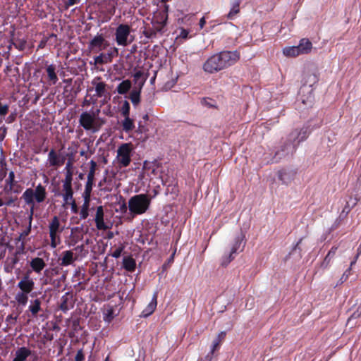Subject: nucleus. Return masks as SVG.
I'll list each match as a JSON object with an SVG mask.
<instances>
[{
  "mask_svg": "<svg viewBox=\"0 0 361 361\" xmlns=\"http://www.w3.org/2000/svg\"><path fill=\"white\" fill-rule=\"evenodd\" d=\"M131 151L132 148L129 143H123L118 148L116 158L121 168L126 167L130 164Z\"/></svg>",
  "mask_w": 361,
  "mask_h": 361,
  "instance_id": "11",
  "label": "nucleus"
},
{
  "mask_svg": "<svg viewBox=\"0 0 361 361\" xmlns=\"http://www.w3.org/2000/svg\"><path fill=\"white\" fill-rule=\"evenodd\" d=\"M31 228H32V226L28 225L27 227L26 228V229L24 230L21 233V236H25V237L27 236L30 233Z\"/></svg>",
  "mask_w": 361,
  "mask_h": 361,
  "instance_id": "57",
  "label": "nucleus"
},
{
  "mask_svg": "<svg viewBox=\"0 0 361 361\" xmlns=\"http://www.w3.org/2000/svg\"><path fill=\"white\" fill-rule=\"evenodd\" d=\"M138 131L140 133H142L146 131V128L145 127L144 125L142 124V121H140L138 123Z\"/></svg>",
  "mask_w": 361,
  "mask_h": 361,
  "instance_id": "59",
  "label": "nucleus"
},
{
  "mask_svg": "<svg viewBox=\"0 0 361 361\" xmlns=\"http://www.w3.org/2000/svg\"><path fill=\"white\" fill-rule=\"evenodd\" d=\"M144 35L148 39H152L157 37V31L153 28L147 29L143 32Z\"/></svg>",
  "mask_w": 361,
  "mask_h": 361,
  "instance_id": "44",
  "label": "nucleus"
},
{
  "mask_svg": "<svg viewBox=\"0 0 361 361\" xmlns=\"http://www.w3.org/2000/svg\"><path fill=\"white\" fill-rule=\"evenodd\" d=\"M28 293L19 290L16 293L14 298L19 305L24 307L28 302Z\"/></svg>",
  "mask_w": 361,
  "mask_h": 361,
  "instance_id": "29",
  "label": "nucleus"
},
{
  "mask_svg": "<svg viewBox=\"0 0 361 361\" xmlns=\"http://www.w3.org/2000/svg\"><path fill=\"white\" fill-rule=\"evenodd\" d=\"M166 20H167V15H166L164 18H162L161 21L153 22L152 28L154 30H156L157 33H162L163 30L166 24Z\"/></svg>",
  "mask_w": 361,
  "mask_h": 361,
  "instance_id": "37",
  "label": "nucleus"
},
{
  "mask_svg": "<svg viewBox=\"0 0 361 361\" xmlns=\"http://www.w3.org/2000/svg\"><path fill=\"white\" fill-rule=\"evenodd\" d=\"M74 250L76 251L78 255L80 256H85V254H82L83 252H85V245L82 244L80 245L76 246Z\"/></svg>",
  "mask_w": 361,
  "mask_h": 361,
  "instance_id": "53",
  "label": "nucleus"
},
{
  "mask_svg": "<svg viewBox=\"0 0 361 361\" xmlns=\"http://www.w3.org/2000/svg\"><path fill=\"white\" fill-rule=\"evenodd\" d=\"M128 209V204L127 205L126 203H125V202H123L120 207V210L123 213H126L127 212Z\"/></svg>",
  "mask_w": 361,
  "mask_h": 361,
  "instance_id": "61",
  "label": "nucleus"
},
{
  "mask_svg": "<svg viewBox=\"0 0 361 361\" xmlns=\"http://www.w3.org/2000/svg\"><path fill=\"white\" fill-rule=\"evenodd\" d=\"M41 305L42 301L40 298H36L30 301L28 310L31 312L32 317H37L38 313L42 310Z\"/></svg>",
  "mask_w": 361,
  "mask_h": 361,
  "instance_id": "24",
  "label": "nucleus"
},
{
  "mask_svg": "<svg viewBox=\"0 0 361 361\" xmlns=\"http://www.w3.org/2000/svg\"><path fill=\"white\" fill-rule=\"evenodd\" d=\"M123 267L126 271L133 272L136 268L135 260L131 257H125L123 259Z\"/></svg>",
  "mask_w": 361,
  "mask_h": 361,
  "instance_id": "28",
  "label": "nucleus"
},
{
  "mask_svg": "<svg viewBox=\"0 0 361 361\" xmlns=\"http://www.w3.org/2000/svg\"><path fill=\"white\" fill-rule=\"evenodd\" d=\"M296 171L291 169H281L278 171V178L282 184L289 185L293 180Z\"/></svg>",
  "mask_w": 361,
  "mask_h": 361,
  "instance_id": "17",
  "label": "nucleus"
},
{
  "mask_svg": "<svg viewBox=\"0 0 361 361\" xmlns=\"http://www.w3.org/2000/svg\"><path fill=\"white\" fill-rule=\"evenodd\" d=\"M225 336H226V332L221 331L218 334V336L216 338H220V341H221L223 339H224Z\"/></svg>",
  "mask_w": 361,
  "mask_h": 361,
  "instance_id": "64",
  "label": "nucleus"
},
{
  "mask_svg": "<svg viewBox=\"0 0 361 361\" xmlns=\"http://www.w3.org/2000/svg\"><path fill=\"white\" fill-rule=\"evenodd\" d=\"M14 178H15V173L13 171H10L8 173V177L6 180V182L8 185H10V188H11L13 183H14Z\"/></svg>",
  "mask_w": 361,
  "mask_h": 361,
  "instance_id": "46",
  "label": "nucleus"
},
{
  "mask_svg": "<svg viewBox=\"0 0 361 361\" xmlns=\"http://www.w3.org/2000/svg\"><path fill=\"white\" fill-rule=\"evenodd\" d=\"M85 355L82 349L78 350L75 357V361H84Z\"/></svg>",
  "mask_w": 361,
  "mask_h": 361,
  "instance_id": "51",
  "label": "nucleus"
},
{
  "mask_svg": "<svg viewBox=\"0 0 361 361\" xmlns=\"http://www.w3.org/2000/svg\"><path fill=\"white\" fill-rule=\"evenodd\" d=\"M283 54L286 56L295 57L300 54L298 47H287L283 49Z\"/></svg>",
  "mask_w": 361,
  "mask_h": 361,
  "instance_id": "34",
  "label": "nucleus"
},
{
  "mask_svg": "<svg viewBox=\"0 0 361 361\" xmlns=\"http://www.w3.org/2000/svg\"><path fill=\"white\" fill-rule=\"evenodd\" d=\"M188 34H189V32L187 30L182 29L179 34V37L183 39H187Z\"/></svg>",
  "mask_w": 361,
  "mask_h": 361,
  "instance_id": "56",
  "label": "nucleus"
},
{
  "mask_svg": "<svg viewBox=\"0 0 361 361\" xmlns=\"http://www.w3.org/2000/svg\"><path fill=\"white\" fill-rule=\"evenodd\" d=\"M74 260L73 252L71 250L63 251L62 252L60 265L62 267H67L73 264Z\"/></svg>",
  "mask_w": 361,
  "mask_h": 361,
  "instance_id": "25",
  "label": "nucleus"
},
{
  "mask_svg": "<svg viewBox=\"0 0 361 361\" xmlns=\"http://www.w3.org/2000/svg\"><path fill=\"white\" fill-rule=\"evenodd\" d=\"M298 147V143L290 137V135L288 134L285 138L281 140L280 145L271 160V163H278L282 159L293 157Z\"/></svg>",
  "mask_w": 361,
  "mask_h": 361,
  "instance_id": "2",
  "label": "nucleus"
},
{
  "mask_svg": "<svg viewBox=\"0 0 361 361\" xmlns=\"http://www.w3.org/2000/svg\"><path fill=\"white\" fill-rule=\"evenodd\" d=\"M49 236L51 239L50 245L52 248H56L58 244L60 243L59 233H61L63 228H61L59 219L57 216H54L49 224Z\"/></svg>",
  "mask_w": 361,
  "mask_h": 361,
  "instance_id": "8",
  "label": "nucleus"
},
{
  "mask_svg": "<svg viewBox=\"0 0 361 361\" xmlns=\"http://www.w3.org/2000/svg\"><path fill=\"white\" fill-rule=\"evenodd\" d=\"M122 128L123 130L126 133H128L133 130L135 128L133 120L131 119L129 116L125 117L124 120L122 122Z\"/></svg>",
  "mask_w": 361,
  "mask_h": 361,
  "instance_id": "35",
  "label": "nucleus"
},
{
  "mask_svg": "<svg viewBox=\"0 0 361 361\" xmlns=\"http://www.w3.org/2000/svg\"><path fill=\"white\" fill-rule=\"evenodd\" d=\"M242 0H231V9L226 15V18L229 20H233L238 13L240 12V4Z\"/></svg>",
  "mask_w": 361,
  "mask_h": 361,
  "instance_id": "23",
  "label": "nucleus"
},
{
  "mask_svg": "<svg viewBox=\"0 0 361 361\" xmlns=\"http://www.w3.org/2000/svg\"><path fill=\"white\" fill-rule=\"evenodd\" d=\"M245 235L241 232L234 239L228 250L226 251L221 259V264L226 267L232 260H233L237 254L242 252L245 247Z\"/></svg>",
  "mask_w": 361,
  "mask_h": 361,
  "instance_id": "5",
  "label": "nucleus"
},
{
  "mask_svg": "<svg viewBox=\"0 0 361 361\" xmlns=\"http://www.w3.org/2000/svg\"><path fill=\"white\" fill-rule=\"evenodd\" d=\"M104 208L102 206H99L97 207L96 214L94 217V221L96 224V227L99 230H107L109 226H107L104 221Z\"/></svg>",
  "mask_w": 361,
  "mask_h": 361,
  "instance_id": "18",
  "label": "nucleus"
},
{
  "mask_svg": "<svg viewBox=\"0 0 361 361\" xmlns=\"http://www.w3.org/2000/svg\"><path fill=\"white\" fill-rule=\"evenodd\" d=\"M90 171L88 172L87 178L94 180V175H95V171H96V168H97V163L94 160H91L90 161Z\"/></svg>",
  "mask_w": 361,
  "mask_h": 361,
  "instance_id": "41",
  "label": "nucleus"
},
{
  "mask_svg": "<svg viewBox=\"0 0 361 361\" xmlns=\"http://www.w3.org/2000/svg\"><path fill=\"white\" fill-rule=\"evenodd\" d=\"M221 342V341H220V338H215L213 341L212 348L210 350V351H212V354H214V351L219 347Z\"/></svg>",
  "mask_w": 361,
  "mask_h": 361,
  "instance_id": "48",
  "label": "nucleus"
},
{
  "mask_svg": "<svg viewBox=\"0 0 361 361\" xmlns=\"http://www.w3.org/2000/svg\"><path fill=\"white\" fill-rule=\"evenodd\" d=\"M130 34V27L127 24H120L116 29L115 37L116 42L118 46L126 47L130 43L133 39L128 42V38Z\"/></svg>",
  "mask_w": 361,
  "mask_h": 361,
  "instance_id": "12",
  "label": "nucleus"
},
{
  "mask_svg": "<svg viewBox=\"0 0 361 361\" xmlns=\"http://www.w3.org/2000/svg\"><path fill=\"white\" fill-rule=\"evenodd\" d=\"M19 316V313H17L16 315H13V314H8L6 318V322L9 325H15L18 317Z\"/></svg>",
  "mask_w": 361,
  "mask_h": 361,
  "instance_id": "43",
  "label": "nucleus"
},
{
  "mask_svg": "<svg viewBox=\"0 0 361 361\" xmlns=\"http://www.w3.org/2000/svg\"><path fill=\"white\" fill-rule=\"evenodd\" d=\"M151 198L147 194L132 196L128 200V209L133 216L145 214L149 208Z\"/></svg>",
  "mask_w": 361,
  "mask_h": 361,
  "instance_id": "3",
  "label": "nucleus"
},
{
  "mask_svg": "<svg viewBox=\"0 0 361 361\" xmlns=\"http://www.w3.org/2000/svg\"><path fill=\"white\" fill-rule=\"evenodd\" d=\"M80 125L85 130L94 133L99 130V126L95 121V114L87 111L82 112L79 118Z\"/></svg>",
  "mask_w": 361,
  "mask_h": 361,
  "instance_id": "9",
  "label": "nucleus"
},
{
  "mask_svg": "<svg viewBox=\"0 0 361 361\" xmlns=\"http://www.w3.org/2000/svg\"><path fill=\"white\" fill-rule=\"evenodd\" d=\"M32 355V351L26 347L18 348L15 352V357L12 361H26Z\"/></svg>",
  "mask_w": 361,
  "mask_h": 361,
  "instance_id": "20",
  "label": "nucleus"
},
{
  "mask_svg": "<svg viewBox=\"0 0 361 361\" xmlns=\"http://www.w3.org/2000/svg\"><path fill=\"white\" fill-rule=\"evenodd\" d=\"M302 240V238H301L296 243V245H295V247L293 248L292 251L290 252V255H293L295 252H297L298 250H299V252H298V257L300 258L301 257V254H300V248L299 247V245L301 243Z\"/></svg>",
  "mask_w": 361,
  "mask_h": 361,
  "instance_id": "49",
  "label": "nucleus"
},
{
  "mask_svg": "<svg viewBox=\"0 0 361 361\" xmlns=\"http://www.w3.org/2000/svg\"><path fill=\"white\" fill-rule=\"evenodd\" d=\"M121 114L124 117L129 116L130 114V104L128 101H124L121 106Z\"/></svg>",
  "mask_w": 361,
  "mask_h": 361,
  "instance_id": "42",
  "label": "nucleus"
},
{
  "mask_svg": "<svg viewBox=\"0 0 361 361\" xmlns=\"http://www.w3.org/2000/svg\"><path fill=\"white\" fill-rule=\"evenodd\" d=\"M46 72L51 85H55L58 81V76L56 72V66L50 64L47 66Z\"/></svg>",
  "mask_w": 361,
  "mask_h": 361,
  "instance_id": "27",
  "label": "nucleus"
},
{
  "mask_svg": "<svg viewBox=\"0 0 361 361\" xmlns=\"http://www.w3.org/2000/svg\"><path fill=\"white\" fill-rule=\"evenodd\" d=\"M361 317V304L357 307V310L350 315L348 322H349L353 319H357Z\"/></svg>",
  "mask_w": 361,
  "mask_h": 361,
  "instance_id": "45",
  "label": "nucleus"
},
{
  "mask_svg": "<svg viewBox=\"0 0 361 361\" xmlns=\"http://www.w3.org/2000/svg\"><path fill=\"white\" fill-rule=\"evenodd\" d=\"M157 292L154 293L151 302L148 305L142 310V317H147L151 315L155 310L157 305Z\"/></svg>",
  "mask_w": 361,
  "mask_h": 361,
  "instance_id": "21",
  "label": "nucleus"
},
{
  "mask_svg": "<svg viewBox=\"0 0 361 361\" xmlns=\"http://www.w3.org/2000/svg\"><path fill=\"white\" fill-rule=\"evenodd\" d=\"M94 184L93 179H87L85 187V190L83 192L84 199H90L91 192L92 190V186Z\"/></svg>",
  "mask_w": 361,
  "mask_h": 361,
  "instance_id": "38",
  "label": "nucleus"
},
{
  "mask_svg": "<svg viewBox=\"0 0 361 361\" xmlns=\"http://www.w3.org/2000/svg\"><path fill=\"white\" fill-rule=\"evenodd\" d=\"M73 176L71 173L66 174L64 180L63 181V199L66 204H69L73 200V190L72 188Z\"/></svg>",
  "mask_w": 361,
  "mask_h": 361,
  "instance_id": "14",
  "label": "nucleus"
},
{
  "mask_svg": "<svg viewBox=\"0 0 361 361\" xmlns=\"http://www.w3.org/2000/svg\"><path fill=\"white\" fill-rule=\"evenodd\" d=\"M68 302V293H66L64 295L61 297V302L60 305V310L63 311L64 313L67 312L70 310Z\"/></svg>",
  "mask_w": 361,
  "mask_h": 361,
  "instance_id": "40",
  "label": "nucleus"
},
{
  "mask_svg": "<svg viewBox=\"0 0 361 361\" xmlns=\"http://www.w3.org/2000/svg\"><path fill=\"white\" fill-rule=\"evenodd\" d=\"M79 2V0H68L66 3L67 6H73Z\"/></svg>",
  "mask_w": 361,
  "mask_h": 361,
  "instance_id": "60",
  "label": "nucleus"
},
{
  "mask_svg": "<svg viewBox=\"0 0 361 361\" xmlns=\"http://www.w3.org/2000/svg\"><path fill=\"white\" fill-rule=\"evenodd\" d=\"M245 235L241 232L234 239L228 250L226 251L221 259V264L226 267L232 260H233L237 254L242 252L245 247Z\"/></svg>",
  "mask_w": 361,
  "mask_h": 361,
  "instance_id": "4",
  "label": "nucleus"
},
{
  "mask_svg": "<svg viewBox=\"0 0 361 361\" xmlns=\"http://www.w3.org/2000/svg\"><path fill=\"white\" fill-rule=\"evenodd\" d=\"M123 246H121V247H117L114 252L113 253L111 254V256L116 259L118 258L122 252H123Z\"/></svg>",
  "mask_w": 361,
  "mask_h": 361,
  "instance_id": "50",
  "label": "nucleus"
},
{
  "mask_svg": "<svg viewBox=\"0 0 361 361\" xmlns=\"http://www.w3.org/2000/svg\"><path fill=\"white\" fill-rule=\"evenodd\" d=\"M350 271H351V268L349 267L344 273L342 275L341 278L340 279V281L341 283H343L344 281H345L349 276L350 275Z\"/></svg>",
  "mask_w": 361,
  "mask_h": 361,
  "instance_id": "52",
  "label": "nucleus"
},
{
  "mask_svg": "<svg viewBox=\"0 0 361 361\" xmlns=\"http://www.w3.org/2000/svg\"><path fill=\"white\" fill-rule=\"evenodd\" d=\"M133 77L135 82H137L141 78L143 77V73L140 71H138L135 73Z\"/></svg>",
  "mask_w": 361,
  "mask_h": 361,
  "instance_id": "55",
  "label": "nucleus"
},
{
  "mask_svg": "<svg viewBox=\"0 0 361 361\" xmlns=\"http://www.w3.org/2000/svg\"><path fill=\"white\" fill-rule=\"evenodd\" d=\"M300 54H305L310 52L312 48V42L306 38L300 39L298 45Z\"/></svg>",
  "mask_w": 361,
  "mask_h": 361,
  "instance_id": "26",
  "label": "nucleus"
},
{
  "mask_svg": "<svg viewBox=\"0 0 361 361\" xmlns=\"http://www.w3.org/2000/svg\"><path fill=\"white\" fill-rule=\"evenodd\" d=\"M47 39H42L38 45V48H39V49L44 48L47 44Z\"/></svg>",
  "mask_w": 361,
  "mask_h": 361,
  "instance_id": "62",
  "label": "nucleus"
},
{
  "mask_svg": "<svg viewBox=\"0 0 361 361\" xmlns=\"http://www.w3.org/2000/svg\"><path fill=\"white\" fill-rule=\"evenodd\" d=\"M314 97L312 85H303L299 91L298 102H300L304 108L311 107L314 103Z\"/></svg>",
  "mask_w": 361,
  "mask_h": 361,
  "instance_id": "10",
  "label": "nucleus"
},
{
  "mask_svg": "<svg viewBox=\"0 0 361 361\" xmlns=\"http://www.w3.org/2000/svg\"><path fill=\"white\" fill-rule=\"evenodd\" d=\"M92 85L94 87L95 94L93 97H102L109 94L105 82L101 81L100 77H96L92 80Z\"/></svg>",
  "mask_w": 361,
  "mask_h": 361,
  "instance_id": "16",
  "label": "nucleus"
},
{
  "mask_svg": "<svg viewBox=\"0 0 361 361\" xmlns=\"http://www.w3.org/2000/svg\"><path fill=\"white\" fill-rule=\"evenodd\" d=\"M89 202L90 199H85V202L81 207L80 212V219H85L87 218L89 215Z\"/></svg>",
  "mask_w": 361,
  "mask_h": 361,
  "instance_id": "39",
  "label": "nucleus"
},
{
  "mask_svg": "<svg viewBox=\"0 0 361 361\" xmlns=\"http://www.w3.org/2000/svg\"><path fill=\"white\" fill-rule=\"evenodd\" d=\"M108 45L107 41L102 35H97L93 39L89 42L88 48L93 52H98L106 48Z\"/></svg>",
  "mask_w": 361,
  "mask_h": 361,
  "instance_id": "15",
  "label": "nucleus"
},
{
  "mask_svg": "<svg viewBox=\"0 0 361 361\" xmlns=\"http://www.w3.org/2000/svg\"><path fill=\"white\" fill-rule=\"evenodd\" d=\"M46 197V188L41 183L38 184L34 190L32 188L26 189L22 195V198L27 204H35V200L37 203H42Z\"/></svg>",
  "mask_w": 361,
  "mask_h": 361,
  "instance_id": "6",
  "label": "nucleus"
},
{
  "mask_svg": "<svg viewBox=\"0 0 361 361\" xmlns=\"http://www.w3.org/2000/svg\"><path fill=\"white\" fill-rule=\"evenodd\" d=\"M213 355L212 354V351H210L204 357L202 360V361H212L213 358Z\"/></svg>",
  "mask_w": 361,
  "mask_h": 361,
  "instance_id": "58",
  "label": "nucleus"
},
{
  "mask_svg": "<svg viewBox=\"0 0 361 361\" xmlns=\"http://www.w3.org/2000/svg\"><path fill=\"white\" fill-rule=\"evenodd\" d=\"M312 123V121H310L300 130L294 129L289 133L290 137L295 140L298 145L300 142H303L307 138L313 129L319 128L322 125L321 121H319L317 123H314V125Z\"/></svg>",
  "mask_w": 361,
  "mask_h": 361,
  "instance_id": "7",
  "label": "nucleus"
},
{
  "mask_svg": "<svg viewBox=\"0 0 361 361\" xmlns=\"http://www.w3.org/2000/svg\"><path fill=\"white\" fill-rule=\"evenodd\" d=\"M111 54H108L107 55L102 53L99 56L94 57V62L90 61V64L97 65V64H104L111 61Z\"/></svg>",
  "mask_w": 361,
  "mask_h": 361,
  "instance_id": "31",
  "label": "nucleus"
},
{
  "mask_svg": "<svg viewBox=\"0 0 361 361\" xmlns=\"http://www.w3.org/2000/svg\"><path fill=\"white\" fill-rule=\"evenodd\" d=\"M8 109H9V106L8 104H0V116H6L8 112Z\"/></svg>",
  "mask_w": 361,
  "mask_h": 361,
  "instance_id": "47",
  "label": "nucleus"
},
{
  "mask_svg": "<svg viewBox=\"0 0 361 361\" xmlns=\"http://www.w3.org/2000/svg\"><path fill=\"white\" fill-rule=\"evenodd\" d=\"M31 271H27L17 284L20 290L30 294L35 288V281L30 277Z\"/></svg>",
  "mask_w": 361,
  "mask_h": 361,
  "instance_id": "13",
  "label": "nucleus"
},
{
  "mask_svg": "<svg viewBox=\"0 0 361 361\" xmlns=\"http://www.w3.org/2000/svg\"><path fill=\"white\" fill-rule=\"evenodd\" d=\"M205 23H206L205 18L202 17L200 20V23H199V25H200V29H202L204 27Z\"/></svg>",
  "mask_w": 361,
  "mask_h": 361,
  "instance_id": "63",
  "label": "nucleus"
},
{
  "mask_svg": "<svg viewBox=\"0 0 361 361\" xmlns=\"http://www.w3.org/2000/svg\"><path fill=\"white\" fill-rule=\"evenodd\" d=\"M338 247L336 246H333L331 250L327 253L326 256L325 257L324 259L321 264V267L324 269H326L329 267L330 262L331 259L334 257L336 255V252L337 251Z\"/></svg>",
  "mask_w": 361,
  "mask_h": 361,
  "instance_id": "30",
  "label": "nucleus"
},
{
  "mask_svg": "<svg viewBox=\"0 0 361 361\" xmlns=\"http://www.w3.org/2000/svg\"><path fill=\"white\" fill-rule=\"evenodd\" d=\"M82 227H74L71 229L68 246H75L79 241L83 239Z\"/></svg>",
  "mask_w": 361,
  "mask_h": 361,
  "instance_id": "19",
  "label": "nucleus"
},
{
  "mask_svg": "<svg viewBox=\"0 0 361 361\" xmlns=\"http://www.w3.org/2000/svg\"><path fill=\"white\" fill-rule=\"evenodd\" d=\"M130 99L135 107H136L140 102V90H133L130 94Z\"/></svg>",
  "mask_w": 361,
  "mask_h": 361,
  "instance_id": "36",
  "label": "nucleus"
},
{
  "mask_svg": "<svg viewBox=\"0 0 361 361\" xmlns=\"http://www.w3.org/2000/svg\"><path fill=\"white\" fill-rule=\"evenodd\" d=\"M240 56V53L236 50L222 51L208 58L202 68L206 73H215L234 65Z\"/></svg>",
  "mask_w": 361,
  "mask_h": 361,
  "instance_id": "1",
  "label": "nucleus"
},
{
  "mask_svg": "<svg viewBox=\"0 0 361 361\" xmlns=\"http://www.w3.org/2000/svg\"><path fill=\"white\" fill-rule=\"evenodd\" d=\"M65 171H66V174H68V173H70L73 176V173L72 171V163L71 161H68L66 163V167H65Z\"/></svg>",
  "mask_w": 361,
  "mask_h": 361,
  "instance_id": "54",
  "label": "nucleus"
},
{
  "mask_svg": "<svg viewBox=\"0 0 361 361\" xmlns=\"http://www.w3.org/2000/svg\"><path fill=\"white\" fill-rule=\"evenodd\" d=\"M30 266L32 271L37 274H39L46 267V263L42 258L35 257L30 260Z\"/></svg>",
  "mask_w": 361,
  "mask_h": 361,
  "instance_id": "22",
  "label": "nucleus"
},
{
  "mask_svg": "<svg viewBox=\"0 0 361 361\" xmlns=\"http://www.w3.org/2000/svg\"><path fill=\"white\" fill-rule=\"evenodd\" d=\"M131 88V82L129 80L122 81L116 88V91L120 94H126Z\"/></svg>",
  "mask_w": 361,
  "mask_h": 361,
  "instance_id": "32",
  "label": "nucleus"
},
{
  "mask_svg": "<svg viewBox=\"0 0 361 361\" xmlns=\"http://www.w3.org/2000/svg\"><path fill=\"white\" fill-rule=\"evenodd\" d=\"M48 161L51 166H60V157L53 149L50 150L48 154Z\"/></svg>",
  "mask_w": 361,
  "mask_h": 361,
  "instance_id": "33",
  "label": "nucleus"
}]
</instances>
